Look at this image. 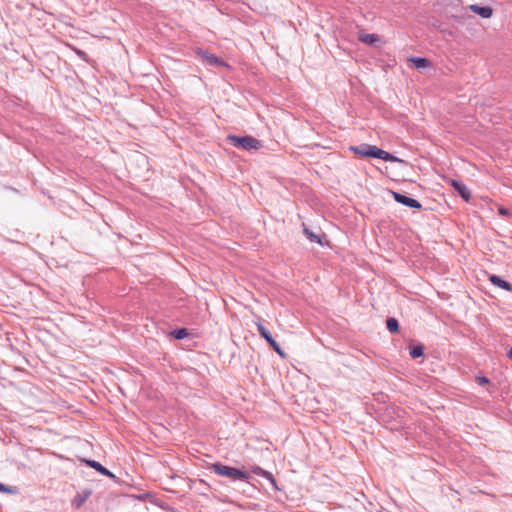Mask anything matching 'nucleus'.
Listing matches in <instances>:
<instances>
[{"label": "nucleus", "instance_id": "f03ea898", "mask_svg": "<svg viewBox=\"0 0 512 512\" xmlns=\"http://www.w3.org/2000/svg\"><path fill=\"white\" fill-rule=\"evenodd\" d=\"M227 140L231 145L235 147H240L247 151L258 150L261 147V142L252 136L240 137L235 135H229L227 137Z\"/></svg>", "mask_w": 512, "mask_h": 512}, {"label": "nucleus", "instance_id": "412c9836", "mask_svg": "<svg viewBox=\"0 0 512 512\" xmlns=\"http://www.w3.org/2000/svg\"><path fill=\"white\" fill-rule=\"evenodd\" d=\"M498 213L502 216H509L511 215V212L509 209L505 208V207H499L498 208Z\"/></svg>", "mask_w": 512, "mask_h": 512}, {"label": "nucleus", "instance_id": "9d476101", "mask_svg": "<svg viewBox=\"0 0 512 512\" xmlns=\"http://www.w3.org/2000/svg\"><path fill=\"white\" fill-rule=\"evenodd\" d=\"M91 494L92 493L90 490H85L81 493H77L72 500V505L75 508L79 509L80 507H82L84 505V503L88 500V498L91 496Z\"/></svg>", "mask_w": 512, "mask_h": 512}, {"label": "nucleus", "instance_id": "0eeeda50", "mask_svg": "<svg viewBox=\"0 0 512 512\" xmlns=\"http://www.w3.org/2000/svg\"><path fill=\"white\" fill-rule=\"evenodd\" d=\"M251 472L257 476H260L268 480L275 488L277 487V482L271 472L264 470L263 468L257 465L251 467Z\"/></svg>", "mask_w": 512, "mask_h": 512}, {"label": "nucleus", "instance_id": "ddd939ff", "mask_svg": "<svg viewBox=\"0 0 512 512\" xmlns=\"http://www.w3.org/2000/svg\"><path fill=\"white\" fill-rule=\"evenodd\" d=\"M358 39L363 43L372 45L377 41L378 36L376 34H360Z\"/></svg>", "mask_w": 512, "mask_h": 512}, {"label": "nucleus", "instance_id": "4be33fe9", "mask_svg": "<svg viewBox=\"0 0 512 512\" xmlns=\"http://www.w3.org/2000/svg\"><path fill=\"white\" fill-rule=\"evenodd\" d=\"M0 492L12 493L13 489L9 486L4 485L3 483H0Z\"/></svg>", "mask_w": 512, "mask_h": 512}, {"label": "nucleus", "instance_id": "1a4fd4ad", "mask_svg": "<svg viewBox=\"0 0 512 512\" xmlns=\"http://www.w3.org/2000/svg\"><path fill=\"white\" fill-rule=\"evenodd\" d=\"M470 10L482 18H490L493 14V10L489 6H479L477 4H472L469 6Z\"/></svg>", "mask_w": 512, "mask_h": 512}, {"label": "nucleus", "instance_id": "6ab92c4d", "mask_svg": "<svg viewBox=\"0 0 512 512\" xmlns=\"http://www.w3.org/2000/svg\"><path fill=\"white\" fill-rule=\"evenodd\" d=\"M172 334H173L174 338L177 340H182L189 335L188 330L186 328L177 329V330L173 331Z\"/></svg>", "mask_w": 512, "mask_h": 512}, {"label": "nucleus", "instance_id": "2eb2a0df", "mask_svg": "<svg viewBox=\"0 0 512 512\" xmlns=\"http://www.w3.org/2000/svg\"><path fill=\"white\" fill-rule=\"evenodd\" d=\"M386 327L391 333H397L399 331V323L395 318H388L386 321Z\"/></svg>", "mask_w": 512, "mask_h": 512}, {"label": "nucleus", "instance_id": "9b49d317", "mask_svg": "<svg viewBox=\"0 0 512 512\" xmlns=\"http://www.w3.org/2000/svg\"><path fill=\"white\" fill-rule=\"evenodd\" d=\"M489 280L493 285H495L501 289H504L506 291H512V285L508 281L502 279L498 275H491L489 277Z\"/></svg>", "mask_w": 512, "mask_h": 512}, {"label": "nucleus", "instance_id": "4468645a", "mask_svg": "<svg viewBox=\"0 0 512 512\" xmlns=\"http://www.w3.org/2000/svg\"><path fill=\"white\" fill-rule=\"evenodd\" d=\"M411 61L413 62L414 66L418 69L430 66V61L426 58L414 57L411 59Z\"/></svg>", "mask_w": 512, "mask_h": 512}, {"label": "nucleus", "instance_id": "aec40b11", "mask_svg": "<svg viewBox=\"0 0 512 512\" xmlns=\"http://www.w3.org/2000/svg\"><path fill=\"white\" fill-rule=\"evenodd\" d=\"M476 380H477L479 385H485V384L489 383V379L487 377H485V376H477Z\"/></svg>", "mask_w": 512, "mask_h": 512}, {"label": "nucleus", "instance_id": "20e7f679", "mask_svg": "<svg viewBox=\"0 0 512 512\" xmlns=\"http://www.w3.org/2000/svg\"><path fill=\"white\" fill-rule=\"evenodd\" d=\"M366 153H367V157H371V158H377V159H381L384 161H390V162H403V160L399 159L398 157L394 156L393 154H391L385 150L378 148L375 145H369L368 152H366Z\"/></svg>", "mask_w": 512, "mask_h": 512}, {"label": "nucleus", "instance_id": "39448f33", "mask_svg": "<svg viewBox=\"0 0 512 512\" xmlns=\"http://www.w3.org/2000/svg\"><path fill=\"white\" fill-rule=\"evenodd\" d=\"M392 194H393L394 200L397 203H400L406 207L415 208V209H420L422 207L421 203L414 198H411L409 196H406L404 194H401L399 192H394V191H392Z\"/></svg>", "mask_w": 512, "mask_h": 512}, {"label": "nucleus", "instance_id": "f8f14e48", "mask_svg": "<svg viewBox=\"0 0 512 512\" xmlns=\"http://www.w3.org/2000/svg\"><path fill=\"white\" fill-rule=\"evenodd\" d=\"M199 54L202 56V58L206 61L207 64L216 66V65H222L223 62L220 60L216 55L200 51Z\"/></svg>", "mask_w": 512, "mask_h": 512}, {"label": "nucleus", "instance_id": "f257e3e1", "mask_svg": "<svg viewBox=\"0 0 512 512\" xmlns=\"http://www.w3.org/2000/svg\"><path fill=\"white\" fill-rule=\"evenodd\" d=\"M210 469L217 475L228 477L232 479L233 481H248L249 476L248 474L241 469L230 467L221 463H213L210 466Z\"/></svg>", "mask_w": 512, "mask_h": 512}, {"label": "nucleus", "instance_id": "f3484780", "mask_svg": "<svg viewBox=\"0 0 512 512\" xmlns=\"http://www.w3.org/2000/svg\"><path fill=\"white\" fill-rule=\"evenodd\" d=\"M368 146L369 144H362L361 146H351L350 150L353 151L355 154L367 157L368 152Z\"/></svg>", "mask_w": 512, "mask_h": 512}, {"label": "nucleus", "instance_id": "a211bd4d", "mask_svg": "<svg viewBox=\"0 0 512 512\" xmlns=\"http://www.w3.org/2000/svg\"><path fill=\"white\" fill-rule=\"evenodd\" d=\"M304 234L306 235V237L313 243H318L320 245H322V242H321V238L320 236H318L317 234H315L314 232H312L311 230H309L308 228H304Z\"/></svg>", "mask_w": 512, "mask_h": 512}, {"label": "nucleus", "instance_id": "5701e85b", "mask_svg": "<svg viewBox=\"0 0 512 512\" xmlns=\"http://www.w3.org/2000/svg\"><path fill=\"white\" fill-rule=\"evenodd\" d=\"M507 355H508V357H509L510 359H512V347L510 348V350H509V352H508V354H507Z\"/></svg>", "mask_w": 512, "mask_h": 512}, {"label": "nucleus", "instance_id": "423d86ee", "mask_svg": "<svg viewBox=\"0 0 512 512\" xmlns=\"http://www.w3.org/2000/svg\"><path fill=\"white\" fill-rule=\"evenodd\" d=\"M450 183H451L452 187L459 193V195L465 201H468L470 199L471 193L463 182L456 180V179H452Z\"/></svg>", "mask_w": 512, "mask_h": 512}, {"label": "nucleus", "instance_id": "dca6fc26", "mask_svg": "<svg viewBox=\"0 0 512 512\" xmlns=\"http://www.w3.org/2000/svg\"><path fill=\"white\" fill-rule=\"evenodd\" d=\"M409 354L413 359L419 358L424 354V347L422 345H415L410 348Z\"/></svg>", "mask_w": 512, "mask_h": 512}, {"label": "nucleus", "instance_id": "6e6552de", "mask_svg": "<svg viewBox=\"0 0 512 512\" xmlns=\"http://www.w3.org/2000/svg\"><path fill=\"white\" fill-rule=\"evenodd\" d=\"M83 461L86 463L87 466L95 469L100 474L110 477V478L115 477V475L111 471H109L107 468L102 466L99 462H97L95 460H89V459H84Z\"/></svg>", "mask_w": 512, "mask_h": 512}, {"label": "nucleus", "instance_id": "7ed1b4c3", "mask_svg": "<svg viewBox=\"0 0 512 512\" xmlns=\"http://www.w3.org/2000/svg\"><path fill=\"white\" fill-rule=\"evenodd\" d=\"M256 327L260 336L266 340V342L273 348V350L281 357H285L284 351L281 349L277 341L273 338L270 331L260 322L256 323Z\"/></svg>", "mask_w": 512, "mask_h": 512}]
</instances>
